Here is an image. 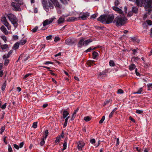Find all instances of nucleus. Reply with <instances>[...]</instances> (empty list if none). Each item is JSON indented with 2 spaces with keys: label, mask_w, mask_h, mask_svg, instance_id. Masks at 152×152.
I'll use <instances>...</instances> for the list:
<instances>
[{
  "label": "nucleus",
  "mask_w": 152,
  "mask_h": 152,
  "mask_svg": "<svg viewBox=\"0 0 152 152\" xmlns=\"http://www.w3.org/2000/svg\"><path fill=\"white\" fill-rule=\"evenodd\" d=\"M146 22L148 25L150 26L152 25V22L150 20H146Z\"/></svg>",
  "instance_id": "47"
},
{
  "label": "nucleus",
  "mask_w": 152,
  "mask_h": 152,
  "mask_svg": "<svg viewBox=\"0 0 152 152\" xmlns=\"http://www.w3.org/2000/svg\"><path fill=\"white\" fill-rule=\"evenodd\" d=\"M80 15H82L78 17V18L79 19L81 18L83 20H86L89 15V13L88 12L83 13L82 14L81 13Z\"/></svg>",
  "instance_id": "10"
},
{
  "label": "nucleus",
  "mask_w": 152,
  "mask_h": 152,
  "mask_svg": "<svg viewBox=\"0 0 152 152\" xmlns=\"http://www.w3.org/2000/svg\"><path fill=\"white\" fill-rule=\"evenodd\" d=\"M56 19V18L54 17L46 20L43 22V26L44 27L46 25L50 24L53 21L54 19Z\"/></svg>",
  "instance_id": "8"
},
{
  "label": "nucleus",
  "mask_w": 152,
  "mask_h": 152,
  "mask_svg": "<svg viewBox=\"0 0 152 152\" xmlns=\"http://www.w3.org/2000/svg\"><path fill=\"white\" fill-rule=\"evenodd\" d=\"M4 63V65L5 66H7L9 62V60L7 58H6Z\"/></svg>",
  "instance_id": "38"
},
{
  "label": "nucleus",
  "mask_w": 152,
  "mask_h": 152,
  "mask_svg": "<svg viewBox=\"0 0 152 152\" xmlns=\"http://www.w3.org/2000/svg\"><path fill=\"white\" fill-rule=\"evenodd\" d=\"M148 89V90H152V83H149L147 85Z\"/></svg>",
  "instance_id": "34"
},
{
  "label": "nucleus",
  "mask_w": 152,
  "mask_h": 152,
  "mask_svg": "<svg viewBox=\"0 0 152 152\" xmlns=\"http://www.w3.org/2000/svg\"><path fill=\"white\" fill-rule=\"evenodd\" d=\"M97 16V14H94L91 15V18H95Z\"/></svg>",
  "instance_id": "51"
},
{
  "label": "nucleus",
  "mask_w": 152,
  "mask_h": 152,
  "mask_svg": "<svg viewBox=\"0 0 152 152\" xmlns=\"http://www.w3.org/2000/svg\"><path fill=\"white\" fill-rule=\"evenodd\" d=\"M13 146L17 150L19 148V146L16 144H14Z\"/></svg>",
  "instance_id": "57"
},
{
  "label": "nucleus",
  "mask_w": 152,
  "mask_h": 152,
  "mask_svg": "<svg viewBox=\"0 0 152 152\" xmlns=\"http://www.w3.org/2000/svg\"><path fill=\"white\" fill-rule=\"evenodd\" d=\"M110 65L111 66H114L115 65V64L113 60H110L109 62Z\"/></svg>",
  "instance_id": "36"
},
{
  "label": "nucleus",
  "mask_w": 152,
  "mask_h": 152,
  "mask_svg": "<svg viewBox=\"0 0 152 152\" xmlns=\"http://www.w3.org/2000/svg\"><path fill=\"white\" fill-rule=\"evenodd\" d=\"M1 20L2 22L3 23L7 28L8 30L11 29V26L7 22L6 17H3L1 18Z\"/></svg>",
  "instance_id": "7"
},
{
  "label": "nucleus",
  "mask_w": 152,
  "mask_h": 152,
  "mask_svg": "<svg viewBox=\"0 0 152 152\" xmlns=\"http://www.w3.org/2000/svg\"><path fill=\"white\" fill-rule=\"evenodd\" d=\"M1 37L4 41L5 43H6L7 41L6 37L5 36H1Z\"/></svg>",
  "instance_id": "39"
},
{
  "label": "nucleus",
  "mask_w": 152,
  "mask_h": 152,
  "mask_svg": "<svg viewBox=\"0 0 152 152\" xmlns=\"http://www.w3.org/2000/svg\"><path fill=\"white\" fill-rule=\"evenodd\" d=\"M78 109L77 108V109L76 110H75V111L73 113V115H72V118H71V119L72 120H73L72 118H75V115L77 113V112L78 111Z\"/></svg>",
  "instance_id": "32"
},
{
  "label": "nucleus",
  "mask_w": 152,
  "mask_h": 152,
  "mask_svg": "<svg viewBox=\"0 0 152 152\" xmlns=\"http://www.w3.org/2000/svg\"><path fill=\"white\" fill-rule=\"evenodd\" d=\"M92 41L90 39H88L87 40L84 41V46H86L88 45V44L92 42Z\"/></svg>",
  "instance_id": "22"
},
{
  "label": "nucleus",
  "mask_w": 152,
  "mask_h": 152,
  "mask_svg": "<svg viewBox=\"0 0 152 152\" xmlns=\"http://www.w3.org/2000/svg\"><path fill=\"white\" fill-rule=\"evenodd\" d=\"M138 50V49L137 48H136L135 49L132 48L131 50L133 52V54L134 55L137 53V51Z\"/></svg>",
  "instance_id": "33"
},
{
  "label": "nucleus",
  "mask_w": 152,
  "mask_h": 152,
  "mask_svg": "<svg viewBox=\"0 0 152 152\" xmlns=\"http://www.w3.org/2000/svg\"><path fill=\"white\" fill-rule=\"evenodd\" d=\"M6 106V103H5L1 106V108L2 109H4L5 108Z\"/></svg>",
  "instance_id": "60"
},
{
  "label": "nucleus",
  "mask_w": 152,
  "mask_h": 152,
  "mask_svg": "<svg viewBox=\"0 0 152 152\" xmlns=\"http://www.w3.org/2000/svg\"><path fill=\"white\" fill-rule=\"evenodd\" d=\"M11 6L12 9L15 11H20L21 10L20 6L21 5L19 4L18 3L13 2L11 3Z\"/></svg>",
  "instance_id": "6"
},
{
  "label": "nucleus",
  "mask_w": 152,
  "mask_h": 152,
  "mask_svg": "<svg viewBox=\"0 0 152 152\" xmlns=\"http://www.w3.org/2000/svg\"><path fill=\"white\" fill-rule=\"evenodd\" d=\"M90 142L92 143H94L95 142V140L94 139H92L90 140Z\"/></svg>",
  "instance_id": "55"
},
{
  "label": "nucleus",
  "mask_w": 152,
  "mask_h": 152,
  "mask_svg": "<svg viewBox=\"0 0 152 152\" xmlns=\"http://www.w3.org/2000/svg\"><path fill=\"white\" fill-rule=\"evenodd\" d=\"M124 91L121 89H119L117 91V93L118 94H122L124 93Z\"/></svg>",
  "instance_id": "50"
},
{
  "label": "nucleus",
  "mask_w": 152,
  "mask_h": 152,
  "mask_svg": "<svg viewBox=\"0 0 152 152\" xmlns=\"http://www.w3.org/2000/svg\"><path fill=\"white\" fill-rule=\"evenodd\" d=\"M52 37V35H49L47 36L46 37V39L47 40H50L51 39Z\"/></svg>",
  "instance_id": "59"
},
{
  "label": "nucleus",
  "mask_w": 152,
  "mask_h": 152,
  "mask_svg": "<svg viewBox=\"0 0 152 152\" xmlns=\"http://www.w3.org/2000/svg\"><path fill=\"white\" fill-rule=\"evenodd\" d=\"M105 76V73L104 72H100L98 75V77L99 78H101Z\"/></svg>",
  "instance_id": "21"
},
{
  "label": "nucleus",
  "mask_w": 152,
  "mask_h": 152,
  "mask_svg": "<svg viewBox=\"0 0 152 152\" xmlns=\"http://www.w3.org/2000/svg\"><path fill=\"white\" fill-rule=\"evenodd\" d=\"M53 62L51 61H45L44 63V64H45L46 65H48L49 64H53Z\"/></svg>",
  "instance_id": "48"
},
{
  "label": "nucleus",
  "mask_w": 152,
  "mask_h": 152,
  "mask_svg": "<svg viewBox=\"0 0 152 152\" xmlns=\"http://www.w3.org/2000/svg\"><path fill=\"white\" fill-rule=\"evenodd\" d=\"M37 126V122H34L33 124L32 127L34 128H36Z\"/></svg>",
  "instance_id": "44"
},
{
  "label": "nucleus",
  "mask_w": 152,
  "mask_h": 152,
  "mask_svg": "<svg viewBox=\"0 0 152 152\" xmlns=\"http://www.w3.org/2000/svg\"><path fill=\"white\" fill-rule=\"evenodd\" d=\"M70 0H60V1L64 4H66L68 3V1Z\"/></svg>",
  "instance_id": "41"
},
{
  "label": "nucleus",
  "mask_w": 152,
  "mask_h": 152,
  "mask_svg": "<svg viewBox=\"0 0 152 152\" xmlns=\"http://www.w3.org/2000/svg\"><path fill=\"white\" fill-rule=\"evenodd\" d=\"M69 114V113L66 110H64L63 112V117L64 118H65Z\"/></svg>",
  "instance_id": "28"
},
{
  "label": "nucleus",
  "mask_w": 152,
  "mask_h": 152,
  "mask_svg": "<svg viewBox=\"0 0 152 152\" xmlns=\"http://www.w3.org/2000/svg\"><path fill=\"white\" fill-rule=\"evenodd\" d=\"M142 112V111L139 110H137L136 111V113L138 114H141Z\"/></svg>",
  "instance_id": "61"
},
{
  "label": "nucleus",
  "mask_w": 152,
  "mask_h": 152,
  "mask_svg": "<svg viewBox=\"0 0 152 152\" xmlns=\"http://www.w3.org/2000/svg\"><path fill=\"white\" fill-rule=\"evenodd\" d=\"M65 43L70 46H72L74 43V42L72 41V40L70 38L67 39L65 41Z\"/></svg>",
  "instance_id": "14"
},
{
  "label": "nucleus",
  "mask_w": 152,
  "mask_h": 152,
  "mask_svg": "<svg viewBox=\"0 0 152 152\" xmlns=\"http://www.w3.org/2000/svg\"><path fill=\"white\" fill-rule=\"evenodd\" d=\"M84 119L86 121L88 122L91 120V118L89 116H86L84 117Z\"/></svg>",
  "instance_id": "35"
},
{
  "label": "nucleus",
  "mask_w": 152,
  "mask_h": 152,
  "mask_svg": "<svg viewBox=\"0 0 152 152\" xmlns=\"http://www.w3.org/2000/svg\"><path fill=\"white\" fill-rule=\"evenodd\" d=\"M143 91V89L142 88H140L139 89L138 91L136 92H135L133 93V94H141L142 93V92Z\"/></svg>",
  "instance_id": "24"
},
{
  "label": "nucleus",
  "mask_w": 152,
  "mask_h": 152,
  "mask_svg": "<svg viewBox=\"0 0 152 152\" xmlns=\"http://www.w3.org/2000/svg\"><path fill=\"white\" fill-rule=\"evenodd\" d=\"M113 8L114 10L117 11L120 14H121L123 12L118 7H113Z\"/></svg>",
  "instance_id": "18"
},
{
  "label": "nucleus",
  "mask_w": 152,
  "mask_h": 152,
  "mask_svg": "<svg viewBox=\"0 0 152 152\" xmlns=\"http://www.w3.org/2000/svg\"><path fill=\"white\" fill-rule=\"evenodd\" d=\"M127 18L124 15L118 16L113 21V23L117 26H121L126 23L127 22Z\"/></svg>",
  "instance_id": "2"
},
{
  "label": "nucleus",
  "mask_w": 152,
  "mask_h": 152,
  "mask_svg": "<svg viewBox=\"0 0 152 152\" xmlns=\"http://www.w3.org/2000/svg\"><path fill=\"white\" fill-rule=\"evenodd\" d=\"M105 15H101L97 18V20L100 21L102 23H106V17Z\"/></svg>",
  "instance_id": "12"
},
{
  "label": "nucleus",
  "mask_w": 152,
  "mask_h": 152,
  "mask_svg": "<svg viewBox=\"0 0 152 152\" xmlns=\"http://www.w3.org/2000/svg\"><path fill=\"white\" fill-rule=\"evenodd\" d=\"M26 42V39H24L21 40L18 43H19L20 45H23Z\"/></svg>",
  "instance_id": "26"
},
{
  "label": "nucleus",
  "mask_w": 152,
  "mask_h": 152,
  "mask_svg": "<svg viewBox=\"0 0 152 152\" xmlns=\"http://www.w3.org/2000/svg\"><path fill=\"white\" fill-rule=\"evenodd\" d=\"M114 112H113V111H112L109 115V117L110 118H112V117L113 115V114H114Z\"/></svg>",
  "instance_id": "62"
},
{
  "label": "nucleus",
  "mask_w": 152,
  "mask_h": 152,
  "mask_svg": "<svg viewBox=\"0 0 152 152\" xmlns=\"http://www.w3.org/2000/svg\"><path fill=\"white\" fill-rule=\"evenodd\" d=\"M5 129V126H2L0 129V133L1 134H2V133L4 131Z\"/></svg>",
  "instance_id": "40"
},
{
  "label": "nucleus",
  "mask_w": 152,
  "mask_h": 152,
  "mask_svg": "<svg viewBox=\"0 0 152 152\" xmlns=\"http://www.w3.org/2000/svg\"><path fill=\"white\" fill-rule=\"evenodd\" d=\"M85 39L83 38H81L80 39L79 41L78 44L77 46L79 48H81L83 45H84V41Z\"/></svg>",
  "instance_id": "13"
},
{
  "label": "nucleus",
  "mask_w": 152,
  "mask_h": 152,
  "mask_svg": "<svg viewBox=\"0 0 152 152\" xmlns=\"http://www.w3.org/2000/svg\"><path fill=\"white\" fill-rule=\"evenodd\" d=\"M19 43L18 42H17L15 43L13 46V48L15 50L18 49L19 48Z\"/></svg>",
  "instance_id": "27"
},
{
  "label": "nucleus",
  "mask_w": 152,
  "mask_h": 152,
  "mask_svg": "<svg viewBox=\"0 0 152 152\" xmlns=\"http://www.w3.org/2000/svg\"><path fill=\"white\" fill-rule=\"evenodd\" d=\"M43 7L45 11L47 12L49 11V5H48L47 0H41Z\"/></svg>",
  "instance_id": "9"
},
{
  "label": "nucleus",
  "mask_w": 152,
  "mask_h": 152,
  "mask_svg": "<svg viewBox=\"0 0 152 152\" xmlns=\"http://www.w3.org/2000/svg\"><path fill=\"white\" fill-rule=\"evenodd\" d=\"M0 47L2 50L6 49L9 48L8 45L7 44L1 45Z\"/></svg>",
  "instance_id": "23"
},
{
  "label": "nucleus",
  "mask_w": 152,
  "mask_h": 152,
  "mask_svg": "<svg viewBox=\"0 0 152 152\" xmlns=\"http://www.w3.org/2000/svg\"><path fill=\"white\" fill-rule=\"evenodd\" d=\"M8 152H12V148L10 145H9Z\"/></svg>",
  "instance_id": "52"
},
{
  "label": "nucleus",
  "mask_w": 152,
  "mask_h": 152,
  "mask_svg": "<svg viewBox=\"0 0 152 152\" xmlns=\"http://www.w3.org/2000/svg\"><path fill=\"white\" fill-rule=\"evenodd\" d=\"M1 30L4 34H5L7 35L8 34V32L6 28L3 26H2L0 28Z\"/></svg>",
  "instance_id": "17"
},
{
  "label": "nucleus",
  "mask_w": 152,
  "mask_h": 152,
  "mask_svg": "<svg viewBox=\"0 0 152 152\" xmlns=\"http://www.w3.org/2000/svg\"><path fill=\"white\" fill-rule=\"evenodd\" d=\"M132 10L133 12L136 13L137 12L138 9L136 7H133L132 8Z\"/></svg>",
  "instance_id": "31"
},
{
  "label": "nucleus",
  "mask_w": 152,
  "mask_h": 152,
  "mask_svg": "<svg viewBox=\"0 0 152 152\" xmlns=\"http://www.w3.org/2000/svg\"><path fill=\"white\" fill-rule=\"evenodd\" d=\"M18 37L17 35H13V38L14 39L16 40L18 39Z\"/></svg>",
  "instance_id": "56"
},
{
  "label": "nucleus",
  "mask_w": 152,
  "mask_h": 152,
  "mask_svg": "<svg viewBox=\"0 0 152 152\" xmlns=\"http://www.w3.org/2000/svg\"><path fill=\"white\" fill-rule=\"evenodd\" d=\"M12 50H10L8 53L7 54H5L3 56V59H5L7 58L10 57L11 55L12 54Z\"/></svg>",
  "instance_id": "16"
},
{
  "label": "nucleus",
  "mask_w": 152,
  "mask_h": 152,
  "mask_svg": "<svg viewBox=\"0 0 152 152\" xmlns=\"http://www.w3.org/2000/svg\"><path fill=\"white\" fill-rule=\"evenodd\" d=\"M105 117L104 116H103L101 120L99 121V123L102 124L105 119Z\"/></svg>",
  "instance_id": "49"
},
{
  "label": "nucleus",
  "mask_w": 152,
  "mask_h": 152,
  "mask_svg": "<svg viewBox=\"0 0 152 152\" xmlns=\"http://www.w3.org/2000/svg\"><path fill=\"white\" fill-rule=\"evenodd\" d=\"M67 142H65L64 141V142L63 144V150H65L66 148V146H67Z\"/></svg>",
  "instance_id": "43"
},
{
  "label": "nucleus",
  "mask_w": 152,
  "mask_h": 152,
  "mask_svg": "<svg viewBox=\"0 0 152 152\" xmlns=\"http://www.w3.org/2000/svg\"><path fill=\"white\" fill-rule=\"evenodd\" d=\"M136 3L138 6L142 7L145 5L146 11L151 12L152 9V0H129Z\"/></svg>",
  "instance_id": "1"
},
{
  "label": "nucleus",
  "mask_w": 152,
  "mask_h": 152,
  "mask_svg": "<svg viewBox=\"0 0 152 152\" xmlns=\"http://www.w3.org/2000/svg\"><path fill=\"white\" fill-rule=\"evenodd\" d=\"M98 55V53L97 52L95 51L93 52L92 53L93 58L94 59H95Z\"/></svg>",
  "instance_id": "25"
},
{
  "label": "nucleus",
  "mask_w": 152,
  "mask_h": 152,
  "mask_svg": "<svg viewBox=\"0 0 152 152\" xmlns=\"http://www.w3.org/2000/svg\"><path fill=\"white\" fill-rule=\"evenodd\" d=\"M77 148L78 150L81 151L84 146L85 143L82 141H80L77 142Z\"/></svg>",
  "instance_id": "11"
},
{
  "label": "nucleus",
  "mask_w": 152,
  "mask_h": 152,
  "mask_svg": "<svg viewBox=\"0 0 152 152\" xmlns=\"http://www.w3.org/2000/svg\"><path fill=\"white\" fill-rule=\"evenodd\" d=\"M13 1L16 2V3H18L20 5H22L23 3L22 0H13Z\"/></svg>",
  "instance_id": "30"
},
{
  "label": "nucleus",
  "mask_w": 152,
  "mask_h": 152,
  "mask_svg": "<svg viewBox=\"0 0 152 152\" xmlns=\"http://www.w3.org/2000/svg\"><path fill=\"white\" fill-rule=\"evenodd\" d=\"M7 16L14 26L17 25L18 20L16 17L12 13H10L7 15Z\"/></svg>",
  "instance_id": "4"
},
{
  "label": "nucleus",
  "mask_w": 152,
  "mask_h": 152,
  "mask_svg": "<svg viewBox=\"0 0 152 152\" xmlns=\"http://www.w3.org/2000/svg\"><path fill=\"white\" fill-rule=\"evenodd\" d=\"M24 145V142H21L19 145V147L20 148H22L23 145Z\"/></svg>",
  "instance_id": "63"
},
{
  "label": "nucleus",
  "mask_w": 152,
  "mask_h": 152,
  "mask_svg": "<svg viewBox=\"0 0 152 152\" xmlns=\"http://www.w3.org/2000/svg\"><path fill=\"white\" fill-rule=\"evenodd\" d=\"M38 29V27L36 26L34 28L32 29V30H31V31L33 33H35L37 31Z\"/></svg>",
  "instance_id": "45"
},
{
  "label": "nucleus",
  "mask_w": 152,
  "mask_h": 152,
  "mask_svg": "<svg viewBox=\"0 0 152 152\" xmlns=\"http://www.w3.org/2000/svg\"><path fill=\"white\" fill-rule=\"evenodd\" d=\"M45 143V140L44 139H42L41 142H40V145L41 146H43L44 145Z\"/></svg>",
  "instance_id": "37"
},
{
  "label": "nucleus",
  "mask_w": 152,
  "mask_h": 152,
  "mask_svg": "<svg viewBox=\"0 0 152 152\" xmlns=\"http://www.w3.org/2000/svg\"><path fill=\"white\" fill-rule=\"evenodd\" d=\"M106 23L109 24L111 23L114 19V16L113 14L105 15Z\"/></svg>",
  "instance_id": "5"
},
{
  "label": "nucleus",
  "mask_w": 152,
  "mask_h": 152,
  "mask_svg": "<svg viewBox=\"0 0 152 152\" xmlns=\"http://www.w3.org/2000/svg\"><path fill=\"white\" fill-rule=\"evenodd\" d=\"M119 4V2L118 0H116L115 2V4L116 6H117Z\"/></svg>",
  "instance_id": "58"
},
{
  "label": "nucleus",
  "mask_w": 152,
  "mask_h": 152,
  "mask_svg": "<svg viewBox=\"0 0 152 152\" xmlns=\"http://www.w3.org/2000/svg\"><path fill=\"white\" fill-rule=\"evenodd\" d=\"M135 65L134 64H132L129 66V69L130 70L132 71L135 68Z\"/></svg>",
  "instance_id": "29"
},
{
  "label": "nucleus",
  "mask_w": 152,
  "mask_h": 152,
  "mask_svg": "<svg viewBox=\"0 0 152 152\" xmlns=\"http://www.w3.org/2000/svg\"><path fill=\"white\" fill-rule=\"evenodd\" d=\"M78 19H79L78 17L76 18L74 16L68 18L67 21L69 22H72L77 20Z\"/></svg>",
  "instance_id": "15"
},
{
  "label": "nucleus",
  "mask_w": 152,
  "mask_h": 152,
  "mask_svg": "<svg viewBox=\"0 0 152 152\" xmlns=\"http://www.w3.org/2000/svg\"><path fill=\"white\" fill-rule=\"evenodd\" d=\"M6 83H4L1 86V89L3 91H4L6 88Z\"/></svg>",
  "instance_id": "42"
},
{
  "label": "nucleus",
  "mask_w": 152,
  "mask_h": 152,
  "mask_svg": "<svg viewBox=\"0 0 152 152\" xmlns=\"http://www.w3.org/2000/svg\"><path fill=\"white\" fill-rule=\"evenodd\" d=\"M49 7L50 9H53L54 5L56 8H60L61 6L58 0H48Z\"/></svg>",
  "instance_id": "3"
},
{
  "label": "nucleus",
  "mask_w": 152,
  "mask_h": 152,
  "mask_svg": "<svg viewBox=\"0 0 152 152\" xmlns=\"http://www.w3.org/2000/svg\"><path fill=\"white\" fill-rule=\"evenodd\" d=\"M95 61L94 60H90L87 61V64L89 66H91L94 65H95L94 64Z\"/></svg>",
  "instance_id": "19"
},
{
  "label": "nucleus",
  "mask_w": 152,
  "mask_h": 152,
  "mask_svg": "<svg viewBox=\"0 0 152 152\" xmlns=\"http://www.w3.org/2000/svg\"><path fill=\"white\" fill-rule=\"evenodd\" d=\"M60 40V38L58 37H55L54 39V41L55 42H57Z\"/></svg>",
  "instance_id": "54"
},
{
  "label": "nucleus",
  "mask_w": 152,
  "mask_h": 152,
  "mask_svg": "<svg viewBox=\"0 0 152 152\" xmlns=\"http://www.w3.org/2000/svg\"><path fill=\"white\" fill-rule=\"evenodd\" d=\"M69 118V116H68L65 119L64 124V126H66L67 123V120Z\"/></svg>",
  "instance_id": "46"
},
{
  "label": "nucleus",
  "mask_w": 152,
  "mask_h": 152,
  "mask_svg": "<svg viewBox=\"0 0 152 152\" xmlns=\"http://www.w3.org/2000/svg\"><path fill=\"white\" fill-rule=\"evenodd\" d=\"M65 19L62 17H60L57 20V22L58 24L63 23L64 22Z\"/></svg>",
  "instance_id": "20"
},
{
  "label": "nucleus",
  "mask_w": 152,
  "mask_h": 152,
  "mask_svg": "<svg viewBox=\"0 0 152 152\" xmlns=\"http://www.w3.org/2000/svg\"><path fill=\"white\" fill-rule=\"evenodd\" d=\"M91 50H92V48L91 47H90L89 48H88V49H87V50H86V52H90Z\"/></svg>",
  "instance_id": "64"
},
{
  "label": "nucleus",
  "mask_w": 152,
  "mask_h": 152,
  "mask_svg": "<svg viewBox=\"0 0 152 152\" xmlns=\"http://www.w3.org/2000/svg\"><path fill=\"white\" fill-rule=\"evenodd\" d=\"M60 140V137H57L56 140H55V142L56 143H58Z\"/></svg>",
  "instance_id": "53"
}]
</instances>
